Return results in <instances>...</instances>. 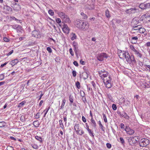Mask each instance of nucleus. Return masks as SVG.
<instances>
[{
  "mask_svg": "<svg viewBox=\"0 0 150 150\" xmlns=\"http://www.w3.org/2000/svg\"><path fill=\"white\" fill-rule=\"evenodd\" d=\"M105 74H102L101 76H100V77H101V78H102L103 77H102V76H103V77H106L107 76H108L109 73L107 71H106L105 72Z\"/></svg>",
  "mask_w": 150,
  "mask_h": 150,
  "instance_id": "31",
  "label": "nucleus"
},
{
  "mask_svg": "<svg viewBox=\"0 0 150 150\" xmlns=\"http://www.w3.org/2000/svg\"><path fill=\"white\" fill-rule=\"evenodd\" d=\"M126 53V61L129 62V58L130 57L129 54L128 52V51H125Z\"/></svg>",
  "mask_w": 150,
  "mask_h": 150,
  "instance_id": "19",
  "label": "nucleus"
},
{
  "mask_svg": "<svg viewBox=\"0 0 150 150\" xmlns=\"http://www.w3.org/2000/svg\"><path fill=\"white\" fill-rule=\"evenodd\" d=\"M87 130L88 131L89 135L91 136L94 137V135H93V131H92L90 129H88Z\"/></svg>",
  "mask_w": 150,
  "mask_h": 150,
  "instance_id": "27",
  "label": "nucleus"
},
{
  "mask_svg": "<svg viewBox=\"0 0 150 150\" xmlns=\"http://www.w3.org/2000/svg\"><path fill=\"white\" fill-rule=\"evenodd\" d=\"M105 15L108 18H109L111 16L110 14L109 11L108 9L106 10L105 11Z\"/></svg>",
  "mask_w": 150,
  "mask_h": 150,
  "instance_id": "24",
  "label": "nucleus"
},
{
  "mask_svg": "<svg viewBox=\"0 0 150 150\" xmlns=\"http://www.w3.org/2000/svg\"><path fill=\"white\" fill-rule=\"evenodd\" d=\"M102 115L104 122L105 123H107L108 121L104 113H103Z\"/></svg>",
  "mask_w": 150,
  "mask_h": 150,
  "instance_id": "34",
  "label": "nucleus"
},
{
  "mask_svg": "<svg viewBox=\"0 0 150 150\" xmlns=\"http://www.w3.org/2000/svg\"><path fill=\"white\" fill-rule=\"evenodd\" d=\"M25 117L24 116H22L20 118V120L22 122H24L25 121Z\"/></svg>",
  "mask_w": 150,
  "mask_h": 150,
  "instance_id": "42",
  "label": "nucleus"
},
{
  "mask_svg": "<svg viewBox=\"0 0 150 150\" xmlns=\"http://www.w3.org/2000/svg\"><path fill=\"white\" fill-rule=\"evenodd\" d=\"M32 147L34 149H37L39 148V147L37 144H33L32 145Z\"/></svg>",
  "mask_w": 150,
  "mask_h": 150,
  "instance_id": "41",
  "label": "nucleus"
},
{
  "mask_svg": "<svg viewBox=\"0 0 150 150\" xmlns=\"http://www.w3.org/2000/svg\"><path fill=\"white\" fill-rule=\"evenodd\" d=\"M133 52H134V54L137 55V57L140 58L142 57V54L140 53L137 50L135 49Z\"/></svg>",
  "mask_w": 150,
  "mask_h": 150,
  "instance_id": "15",
  "label": "nucleus"
},
{
  "mask_svg": "<svg viewBox=\"0 0 150 150\" xmlns=\"http://www.w3.org/2000/svg\"><path fill=\"white\" fill-rule=\"evenodd\" d=\"M18 62V59H15L13 60H12L11 62H10L9 64L11 65L12 67H13L15 64H16Z\"/></svg>",
  "mask_w": 150,
  "mask_h": 150,
  "instance_id": "14",
  "label": "nucleus"
},
{
  "mask_svg": "<svg viewBox=\"0 0 150 150\" xmlns=\"http://www.w3.org/2000/svg\"><path fill=\"white\" fill-rule=\"evenodd\" d=\"M106 145L108 149H110L111 147V145L109 143H107Z\"/></svg>",
  "mask_w": 150,
  "mask_h": 150,
  "instance_id": "57",
  "label": "nucleus"
},
{
  "mask_svg": "<svg viewBox=\"0 0 150 150\" xmlns=\"http://www.w3.org/2000/svg\"><path fill=\"white\" fill-rule=\"evenodd\" d=\"M83 93H84V92H83ZM82 97H83V98H82V100L84 103H85L87 101H86V98H85V93H84V96H82Z\"/></svg>",
  "mask_w": 150,
  "mask_h": 150,
  "instance_id": "49",
  "label": "nucleus"
},
{
  "mask_svg": "<svg viewBox=\"0 0 150 150\" xmlns=\"http://www.w3.org/2000/svg\"><path fill=\"white\" fill-rule=\"evenodd\" d=\"M62 120H60L59 121V125L60 127L62 129H63L64 126L63 123L62 122Z\"/></svg>",
  "mask_w": 150,
  "mask_h": 150,
  "instance_id": "29",
  "label": "nucleus"
},
{
  "mask_svg": "<svg viewBox=\"0 0 150 150\" xmlns=\"http://www.w3.org/2000/svg\"><path fill=\"white\" fill-rule=\"evenodd\" d=\"M7 150H14L13 147L11 146L7 147Z\"/></svg>",
  "mask_w": 150,
  "mask_h": 150,
  "instance_id": "60",
  "label": "nucleus"
},
{
  "mask_svg": "<svg viewBox=\"0 0 150 150\" xmlns=\"http://www.w3.org/2000/svg\"><path fill=\"white\" fill-rule=\"evenodd\" d=\"M112 86V85L111 83H107L106 85V87L108 88H110Z\"/></svg>",
  "mask_w": 150,
  "mask_h": 150,
  "instance_id": "54",
  "label": "nucleus"
},
{
  "mask_svg": "<svg viewBox=\"0 0 150 150\" xmlns=\"http://www.w3.org/2000/svg\"><path fill=\"white\" fill-rule=\"evenodd\" d=\"M69 98L70 103H72L74 101L73 97L70 95L69 97Z\"/></svg>",
  "mask_w": 150,
  "mask_h": 150,
  "instance_id": "32",
  "label": "nucleus"
},
{
  "mask_svg": "<svg viewBox=\"0 0 150 150\" xmlns=\"http://www.w3.org/2000/svg\"><path fill=\"white\" fill-rule=\"evenodd\" d=\"M121 117H123L126 119L129 120V117L127 114L124 111H123L122 113Z\"/></svg>",
  "mask_w": 150,
  "mask_h": 150,
  "instance_id": "12",
  "label": "nucleus"
},
{
  "mask_svg": "<svg viewBox=\"0 0 150 150\" xmlns=\"http://www.w3.org/2000/svg\"><path fill=\"white\" fill-rule=\"evenodd\" d=\"M16 28H17L18 30H21L22 28L21 26L20 25H17V26L16 27Z\"/></svg>",
  "mask_w": 150,
  "mask_h": 150,
  "instance_id": "63",
  "label": "nucleus"
},
{
  "mask_svg": "<svg viewBox=\"0 0 150 150\" xmlns=\"http://www.w3.org/2000/svg\"><path fill=\"white\" fill-rule=\"evenodd\" d=\"M76 86L78 89H79L81 87L80 83L78 81H76Z\"/></svg>",
  "mask_w": 150,
  "mask_h": 150,
  "instance_id": "37",
  "label": "nucleus"
},
{
  "mask_svg": "<svg viewBox=\"0 0 150 150\" xmlns=\"http://www.w3.org/2000/svg\"><path fill=\"white\" fill-rule=\"evenodd\" d=\"M4 78V75L3 74H0V80H3Z\"/></svg>",
  "mask_w": 150,
  "mask_h": 150,
  "instance_id": "59",
  "label": "nucleus"
},
{
  "mask_svg": "<svg viewBox=\"0 0 150 150\" xmlns=\"http://www.w3.org/2000/svg\"><path fill=\"white\" fill-rule=\"evenodd\" d=\"M56 22L59 24H61L62 22H61V20L59 18H57L56 20Z\"/></svg>",
  "mask_w": 150,
  "mask_h": 150,
  "instance_id": "47",
  "label": "nucleus"
},
{
  "mask_svg": "<svg viewBox=\"0 0 150 150\" xmlns=\"http://www.w3.org/2000/svg\"><path fill=\"white\" fill-rule=\"evenodd\" d=\"M82 23L83 24H82L81 26V28H80L79 29H82L83 30H84L88 29L89 26V24L87 22H84L83 21Z\"/></svg>",
  "mask_w": 150,
  "mask_h": 150,
  "instance_id": "6",
  "label": "nucleus"
},
{
  "mask_svg": "<svg viewBox=\"0 0 150 150\" xmlns=\"http://www.w3.org/2000/svg\"><path fill=\"white\" fill-rule=\"evenodd\" d=\"M48 13L51 16H53L54 15V12L51 9H50L48 11Z\"/></svg>",
  "mask_w": 150,
  "mask_h": 150,
  "instance_id": "40",
  "label": "nucleus"
},
{
  "mask_svg": "<svg viewBox=\"0 0 150 150\" xmlns=\"http://www.w3.org/2000/svg\"><path fill=\"white\" fill-rule=\"evenodd\" d=\"M63 22L66 23H71V21L68 16L66 15V16L62 19Z\"/></svg>",
  "mask_w": 150,
  "mask_h": 150,
  "instance_id": "11",
  "label": "nucleus"
},
{
  "mask_svg": "<svg viewBox=\"0 0 150 150\" xmlns=\"http://www.w3.org/2000/svg\"><path fill=\"white\" fill-rule=\"evenodd\" d=\"M125 130L127 134L129 135L133 134L134 133V130L130 128L129 127L127 126H126V128L125 129Z\"/></svg>",
  "mask_w": 150,
  "mask_h": 150,
  "instance_id": "7",
  "label": "nucleus"
},
{
  "mask_svg": "<svg viewBox=\"0 0 150 150\" xmlns=\"http://www.w3.org/2000/svg\"><path fill=\"white\" fill-rule=\"evenodd\" d=\"M132 21L133 23L134 22V24H137L139 22V21L138 20H137L135 18H133Z\"/></svg>",
  "mask_w": 150,
  "mask_h": 150,
  "instance_id": "43",
  "label": "nucleus"
},
{
  "mask_svg": "<svg viewBox=\"0 0 150 150\" xmlns=\"http://www.w3.org/2000/svg\"><path fill=\"white\" fill-rule=\"evenodd\" d=\"M112 109L114 110H115L117 109V106H116V105H115L114 104H113L112 105Z\"/></svg>",
  "mask_w": 150,
  "mask_h": 150,
  "instance_id": "39",
  "label": "nucleus"
},
{
  "mask_svg": "<svg viewBox=\"0 0 150 150\" xmlns=\"http://www.w3.org/2000/svg\"><path fill=\"white\" fill-rule=\"evenodd\" d=\"M98 124H99V127L103 131H105V127L103 126V125L101 123V122L100 121H98Z\"/></svg>",
  "mask_w": 150,
  "mask_h": 150,
  "instance_id": "23",
  "label": "nucleus"
},
{
  "mask_svg": "<svg viewBox=\"0 0 150 150\" xmlns=\"http://www.w3.org/2000/svg\"><path fill=\"white\" fill-rule=\"evenodd\" d=\"M69 52L72 56H74V53L73 52V51L72 49L71 48H70L69 49Z\"/></svg>",
  "mask_w": 150,
  "mask_h": 150,
  "instance_id": "50",
  "label": "nucleus"
},
{
  "mask_svg": "<svg viewBox=\"0 0 150 150\" xmlns=\"http://www.w3.org/2000/svg\"><path fill=\"white\" fill-rule=\"evenodd\" d=\"M131 8L126 9L125 12L127 14H131Z\"/></svg>",
  "mask_w": 150,
  "mask_h": 150,
  "instance_id": "45",
  "label": "nucleus"
},
{
  "mask_svg": "<svg viewBox=\"0 0 150 150\" xmlns=\"http://www.w3.org/2000/svg\"><path fill=\"white\" fill-rule=\"evenodd\" d=\"M140 141H141L142 143H143V144L142 145L140 144V143H139V145L140 147L146 146L149 143V140L146 138H142L141 139Z\"/></svg>",
  "mask_w": 150,
  "mask_h": 150,
  "instance_id": "3",
  "label": "nucleus"
},
{
  "mask_svg": "<svg viewBox=\"0 0 150 150\" xmlns=\"http://www.w3.org/2000/svg\"><path fill=\"white\" fill-rule=\"evenodd\" d=\"M120 142H121L122 144H125V141L122 137H120Z\"/></svg>",
  "mask_w": 150,
  "mask_h": 150,
  "instance_id": "44",
  "label": "nucleus"
},
{
  "mask_svg": "<svg viewBox=\"0 0 150 150\" xmlns=\"http://www.w3.org/2000/svg\"><path fill=\"white\" fill-rule=\"evenodd\" d=\"M32 36L36 38L40 37V35L39 31L37 30H33L32 32Z\"/></svg>",
  "mask_w": 150,
  "mask_h": 150,
  "instance_id": "10",
  "label": "nucleus"
},
{
  "mask_svg": "<svg viewBox=\"0 0 150 150\" xmlns=\"http://www.w3.org/2000/svg\"><path fill=\"white\" fill-rule=\"evenodd\" d=\"M66 101V100L65 99H64L62 100V103L61 106H60V109L63 108H64V106L65 103Z\"/></svg>",
  "mask_w": 150,
  "mask_h": 150,
  "instance_id": "38",
  "label": "nucleus"
},
{
  "mask_svg": "<svg viewBox=\"0 0 150 150\" xmlns=\"http://www.w3.org/2000/svg\"><path fill=\"white\" fill-rule=\"evenodd\" d=\"M83 21L80 20L79 19H77L75 21V25L76 27L79 29L80 28H81V25L83 24Z\"/></svg>",
  "mask_w": 150,
  "mask_h": 150,
  "instance_id": "9",
  "label": "nucleus"
},
{
  "mask_svg": "<svg viewBox=\"0 0 150 150\" xmlns=\"http://www.w3.org/2000/svg\"><path fill=\"white\" fill-rule=\"evenodd\" d=\"M72 45L74 47V50L75 53L77 57L79 52L78 45V43L75 41H74L73 42Z\"/></svg>",
  "mask_w": 150,
  "mask_h": 150,
  "instance_id": "5",
  "label": "nucleus"
},
{
  "mask_svg": "<svg viewBox=\"0 0 150 150\" xmlns=\"http://www.w3.org/2000/svg\"><path fill=\"white\" fill-rule=\"evenodd\" d=\"M108 56L105 53H102L99 54L97 57V59L100 61L102 62L104 60V58H107Z\"/></svg>",
  "mask_w": 150,
  "mask_h": 150,
  "instance_id": "2",
  "label": "nucleus"
},
{
  "mask_svg": "<svg viewBox=\"0 0 150 150\" xmlns=\"http://www.w3.org/2000/svg\"><path fill=\"white\" fill-rule=\"evenodd\" d=\"M59 26L62 28L63 32L67 34L69 33L70 30V28H69L68 25L62 22L61 24H59Z\"/></svg>",
  "mask_w": 150,
  "mask_h": 150,
  "instance_id": "1",
  "label": "nucleus"
},
{
  "mask_svg": "<svg viewBox=\"0 0 150 150\" xmlns=\"http://www.w3.org/2000/svg\"><path fill=\"white\" fill-rule=\"evenodd\" d=\"M35 138L38 140L39 141L40 143H41L42 142V138L38 136H35Z\"/></svg>",
  "mask_w": 150,
  "mask_h": 150,
  "instance_id": "26",
  "label": "nucleus"
},
{
  "mask_svg": "<svg viewBox=\"0 0 150 150\" xmlns=\"http://www.w3.org/2000/svg\"><path fill=\"white\" fill-rule=\"evenodd\" d=\"M47 50L50 53H51L52 52V50L51 47H47Z\"/></svg>",
  "mask_w": 150,
  "mask_h": 150,
  "instance_id": "53",
  "label": "nucleus"
},
{
  "mask_svg": "<svg viewBox=\"0 0 150 150\" xmlns=\"http://www.w3.org/2000/svg\"><path fill=\"white\" fill-rule=\"evenodd\" d=\"M129 47L130 49L133 51L135 49L133 45H130Z\"/></svg>",
  "mask_w": 150,
  "mask_h": 150,
  "instance_id": "58",
  "label": "nucleus"
},
{
  "mask_svg": "<svg viewBox=\"0 0 150 150\" xmlns=\"http://www.w3.org/2000/svg\"><path fill=\"white\" fill-rule=\"evenodd\" d=\"M91 122L92 126L94 128H96V124L95 121L93 119V117H92L91 118Z\"/></svg>",
  "mask_w": 150,
  "mask_h": 150,
  "instance_id": "18",
  "label": "nucleus"
},
{
  "mask_svg": "<svg viewBox=\"0 0 150 150\" xmlns=\"http://www.w3.org/2000/svg\"><path fill=\"white\" fill-rule=\"evenodd\" d=\"M59 17L61 18V19H62L63 18L66 16V14L62 12H61L59 13Z\"/></svg>",
  "mask_w": 150,
  "mask_h": 150,
  "instance_id": "25",
  "label": "nucleus"
},
{
  "mask_svg": "<svg viewBox=\"0 0 150 150\" xmlns=\"http://www.w3.org/2000/svg\"><path fill=\"white\" fill-rule=\"evenodd\" d=\"M108 78H109V79L107 80L106 81L107 83H111V80L112 79L110 78V76H109Z\"/></svg>",
  "mask_w": 150,
  "mask_h": 150,
  "instance_id": "52",
  "label": "nucleus"
},
{
  "mask_svg": "<svg viewBox=\"0 0 150 150\" xmlns=\"http://www.w3.org/2000/svg\"><path fill=\"white\" fill-rule=\"evenodd\" d=\"M38 122V121H35L33 122V125H34V126L35 127H38L39 126V124H36V123Z\"/></svg>",
  "mask_w": 150,
  "mask_h": 150,
  "instance_id": "46",
  "label": "nucleus"
},
{
  "mask_svg": "<svg viewBox=\"0 0 150 150\" xmlns=\"http://www.w3.org/2000/svg\"><path fill=\"white\" fill-rule=\"evenodd\" d=\"M131 14L135 13L139 11V9L135 8H131Z\"/></svg>",
  "mask_w": 150,
  "mask_h": 150,
  "instance_id": "20",
  "label": "nucleus"
},
{
  "mask_svg": "<svg viewBox=\"0 0 150 150\" xmlns=\"http://www.w3.org/2000/svg\"><path fill=\"white\" fill-rule=\"evenodd\" d=\"M71 35L72 36L71 39L72 41L74 40L76 38L77 36L75 33H72L71 34Z\"/></svg>",
  "mask_w": 150,
  "mask_h": 150,
  "instance_id": "22",
  "label": "nucleus"
},
{
  "mask_svg": "<svg viewBox=\"0 0 150 150\" xmlns=\"http://www.w3.org/2000/svg\"><path fill=\"white\" fill-rule=\"evenodd\" d=\"M129 59V61H130L132 64L134 65L136 63V61L134 58V56L133 55L130 56V57Z\"/></svg>",
  "mask_w": 150,
  "mask_h": 150,
  "instance_id": "13",
  "label": "nucleus"
},
{
  "mask_svg": "<svg viewBox=\"0 0 150 150\" xmlns=\"http://www.w3.org/2000/svg\"><path fill=\"white\" fill-rule=\"evenodd\" d=\"M13 8V9L15 11H18L21 9L20 5L16 3H15L13 4V6H12Z\"/></svg>",
  "mask_w": 150,
  "mask_h": 150,
  "instance_id": "8",
  "label": "nucleus"
},
{
  "mask_svg": "<svg viewBox=\"0 0 150 150\" xmlns=\"http://www.w3.org/2000/svg\"><path fill=\"white\" fill-rule=\"evenodd\" d=\"M6 123L2 121L0 122V127H2L5 126Z\"/></svg>",
  "mask_w": 150,
  "mask_h": 150,
  "instance_id": "30",
  "label": "nucleus"
},
{
  "mask_svg": "<svg viewBox=\"0 0 150 150\" xmlns=\"http://www.w3.org/2000/svg\"><path fill=\"white\" fill-rule=\"evenodd\" d=\"M120 127L122 129H125V128L124 125L122 123H121L120 125Z\"/></svg>",
  "mask_w": 150,
  "mask_h": 150,
  "instance_id": "62",
  "label": "nucleus"
},
{
  "mask_svg": "<svg viewBox=\"0 0 150 150\" xmlns=\"http://www.w3.org/2000/svg\"><path fill=\"white\" fill-rule=\"evenodd\" d=\"M88 71H86L83 73V77L84 79H87L88 76Z\"/></svg>",
  "mask_w": 150,
  "mask_h": 150,
  "instance_id": "17",
  "label": "nucleus"
},
{
  "mask_svg": "<svg viewBox=\"0 0 150 150\" xmlns=\"http://www.w3.org/2000/svg\"><path fill=\"white\" fill-rule=\"evenodd\" d=\"M105 71L104 69H103L101 71H98V74H99L100 76H101L100 75L102 74V73H105Z\"/></svg>",
  "mask_w": 150,
  "mask_h": 150,
  "instance_id": "48",
  "label": "nucleus"
},
{
  "mask_svg": "<svg viewBox=\"0 0 150 150\" xmlns=\"http://www.w3.org/2000/svg\"><path fill=\"white\" fill-rule=\"evenodd\" d=\"M73 76L74 77H75L76 75V72L75 70H73L72 72Z\"/></svg>",
  "mask_w": 150,
  "mask_h": 150,
  "instance_id": "55",
  "label": "nucleus"
},
{
  "mask_svg": "<svg viewBox=\"0 0 150 150\" xmlns=\"http://www.w3.org/2000/svg\"><path fill=\"white\" fill-rule=\"evenodd\" d=\"M140 28L139 30V33H144L146 31L145 29L143 28H142V27H140Z\"/></svg>",
  "mask_w": 150,
  "mask_h": 150,
  "instance_id": "28",
  "label": "nucleus"
},
{
  "mask_svg": "<svg viewBox=\"0 0 150 150\" xmlns=\"http://www.w3.org/2000/svg\"><path fill=\"white\" fill-rule=\"evenodd\" d=\"M26 103L25 101H23L21 103H19L18 105V108L21 107L23 105Z\"/></svg>",
  "mask_w": 150,
  "mask_h": 150,
  "instance_id": "35",
  "label": "nucleus"
},
{
  "mask_svg": "<svg viewBox=\"0 0 150 150\" xmlns=\"http://www.w3.org/2000/svg\"><path fill=\"white\" fill-rule=\"evenodd\" d=\"M4 9H6L8 11H10L12 12L13 11L11 7L7 5L4 6Z\"/></svg>",
  "mask_w": 150,
  "mask_h": 150,
  "instance_id": "21",
  "label": "nucleus"
},
{
  "mask_svg": "<svg viewBox=\"0 0 150 150\" xmlns=\"http://www.w3.org/2000/svg\"><path fill=\"white\" fill-rule=\"evenodd\" d=\"M9 62V61L6 62L3 64H2L1 65L0 67L1 68H3L4 66L6 65L7 63Z\"/></svg>",
  "mask_w": 150,
  "mask_h": 150,
  "instance_id": "56",
  "label": "nucleus"
},
{
  "mask_svg": "<svg viewBox=\"0 0 150 150\" xmlns=\"http://www.w3.org/2000/svg\"><path fill=\"white\" fill-rule=\"evenodd\" d=\"M73 64L75 66L77 67L79 66V64L76 61H74L73 62Z\"/></svg>",
  "mask_w": 150,
  "mask_h": 150,
  "instance_id": "64",
  "label": "nucleus"
},
{
  "mask_svg": "<svg viewBox=\"0 0 150 150\" xmlns=\"http://www.w3.org/2000/svg\"><path fill=\"white\" fill-rule=\"evenodd\" d=\"M139 7L142 9L144 10L150 8V3H141Z\"/></svg>",
  "mask_w": 150,
  "mask_h": 150,
  "instance_id": "4",
  "label": "nucleus"
},
{
  "mask_svg": "<svg viewBox=\"0 0 150 150\" xmlns=\"http://www.w3.org/2000/svg\"><path fill=\"white\" fill-rule=\"evenodd\" d=\"M76 129H79V125L78 124H76L75 125V126H74V129L75 130H76Z\"/></svg>",
  "mask_w": 150,
  "mask_h": 150,
  "instance_id": "61",
  "label": "nucleus"
},
{
  "mask_svg": "<svg viewBox=\"0 0 150 150\" xmlns=\"http://www.w3.org/2000/svg\"><path fill=\"white\" fill-rule=\"evenodd\" d=\"M138 39V38L137 36L132 37L131 39V42L132 44L136 43Z\"/></svg>",
  "mask_w": 150,
  "mask_h": 150,
  "instance_id": "16",
  "label": "nucleus"
},
{
  "mask_svg": "<svg viewBox=\"0 0 150 150\" xmlns=\"http://www.w3.org/2000/svg\"><path fill=\"white\" fill-rule=\"evenodd\" d=\"M5 34H4L3 36H4V38H3V40H4V41L6 42H8L9 41H10V39H9V38H8L6 37H4V36L6 35L5 34V35H4Z\"/></svg>",
  "mask_w": 150,
  "mask_h": 150,
  "instance_id": "36",
  "label": "nucleus"
},
{
  "mask_svg": "<svg viewBox=\"0 0 150 150\" xmlns=\"http://www.w3.org/2000/svg\"><path fill=\"white\" fill-rule=\"evenodd\" d=\"M142 25H138L137 26H136L134 27V30H139V29H140V27H141Z\"/></svg>",
  "mask_w": 150,
  "mask_h": 150,
  "instance_id": "33",
  "label": "nucleus"
},
{
  "mask_svg": "<svg viewBox=\"0 0 150 150\" xmlns=\"http://www.w3.org/2000/svg\"><path fill=\"white\" fill-rule=\"evenodd\" d=\"M55 61L57 62H59L60 61V58L59 57H57L55 58Z\"/></svg>",
  "mask_w": 150,
  "mask_h": 150,
  "instance_id": "51",
  "label": "nucleus"
}]
</instances>
